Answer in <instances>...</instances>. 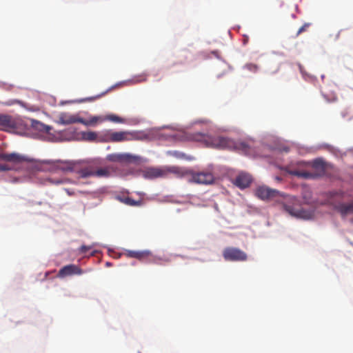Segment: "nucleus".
<instances>
[{
    "label": "nucleus",
    "mask_w": 353,
    "mask_h": 353,
    "mask_svg": "<svg viewBox=\"0 0 353 353\" xmlns=\"http://www.w3.org/2000/svg\"><path fill=\"white\" fill-rule=\"evenodd\" d=\"M193 139L197 141H203L208 147L234 150L245 154L250 152V146L246 142L236 141L225 137L210 136L196 132L194 134Z\"/></svg>",
    "instance_id": "obj_1"
},
{
    "label": "nucleus",
    "mask_w": 353,
    "mask_h": 353,
    "mask_svg": "<svg viewBox=\"0 0 353 353\" xmlns=\"http://www.w3.org/2000/svg\"><path fill=\"white\" fill-rule=\"evenodd\" d=\"M78 165L76 172L81 178L97 177L106 178L110 176V172L108 168H99L95 161H77Z\"/></svg>",
    "instance_id": "obj_2"
},
{
    "label": "nucleus",
    "mask_w": 353,
    "mask_h": 353,
    "mask_svg": "<svg viewBox=\"0 0 353 353\" xmlns=\"http://www.w3.org/2000/svg\"><path fill=\"white\" fill-rule=\"evenodd\" d=\"M223 256L225 261H245L248 259L247 254L237 248L228 247L223 251Z\"/></svg>",
    "instance_id": "obj_3"
},
{
    "label": "nucleus",
    "mask_w": 353,
    "mask_h": 353,
    "mask_svg": "<svg viewBox=\"0 0 353 353\" xmlns=\"http://www.w3.org/2000/svg\"><path fill=\"white\" fill-rule=\"evenodd\" d=\"M191 176L188 179L190 183L208 185L214 182L213 174L209 172H190Z\"/></svg>",
    "instance_id": "obj_4"
},
{
    "label": "nucleus",
    "mask_w": 353,
    "mask_h": 353,
    "mask_svg": "<svg viewBox=\"0 0 353 353\" xmlns=\"http://www.w3.org/2000/svg\"><path fill=\"white\" fill-rule=\"evenodd\" d=\"M46 163L52 164L54 170H61L63 172H75L78 165L77 161H57L51 162L50 161H45Z\"/></svg>",
    "instance_id": "obj_5"
},
{
    "label": "nucleus",
    "mask_w": 353,
    "mask_h": 353,
    "mask_svg": "<svg viewBox=\"0 0 353 353\" xmlns=\"http://www.w3.org/2000/svg\"><path fill=\"white\" fill-rule=\"evenodd\" d=\"M85 271L83 270L79 266L74 264H70L61 268L57 274L59 278H65L72 275H81Z\"/></svg>",
    "instance_id": "obj_6"
},
{
    "label": "nucleus",
    "mask_w": 353,
    "mask_h": 353,
    "mask_svg": "<svg viewBox=\"0 0 353 353\" xmlns=\"http://www.w3.org/2000/svg\"><path fill=\"white\" fill-rule=\"evenodd\" d=\"M255 194L262 200H268L277 197L280 194V192L276 190L270 188L267 186H260L256 188Z\"/></svg>",
    "instance_id": "obj_7"
},
{
    "label": "nucleus",
    "mask_w": 353,
    "mask_h": 353,
    "mask_svg": "<svg viewBox=\"0 0 353 353\" xmlns=\"http://www.w3.org/2000/svg\"><path fill=\"white\" fill-rule=\"evenodd\" d=\"M0 160L11 162L14 163H20L22 162H30L31 160L25 156H22L18 153H0Z\"/></svg>",
    "instance_id": "obj_8"
},
{
    "label": "nucleus",
    "mask_w": 353,
    "mask_h": 353,
    "mask_svg": "<svg viewBox=\"0 0 353 353\" xmlns=\"http://www.w3.org/2000/svg\"><path fill=\"white\" fill-rule=\"evenodd\" d=\"M83 122V118L79 117L78 115L71 114L68 112L61 113L57 120L58 124L69 125L76 123Z\"/></svg>",
    "instance_id": "obj_9"
},
{
    "label": "nucleus",
    "mask_w": 353,
    "mask_h": 353,
    "mask_svg": "<svg viewBox=\"0 0 353 353\" xmlns=\"http://www.w3.org/2000/svg\"><path fill=\"white\" fill-rule=\"evenodd\" d=\"M283 209L292 216L309 219L311 217V213L303 209H297L293 205L283 204Z\"/></svg>",
    "instance_id": "obj_10"
},
{
    "label": "nucleus",
    "mask_w": 353,
    "mask_h": 353,
    "mask_svg": "<svg viewBox=\"0 0 353 353\" xmlns=\"http://www.w3.org/2000/svg\"><path fill=\"white\" fill-rule=\"evenodd\" d=\"M168 172L165 168H148L143 171V176L146 179H156L159 177H165Z\"/></svg>",
    "instance_id": "obj_11"
},
{
    "label": "nucleus",
    "mask_w": 353,
    "mask_h": 353,
    "mask_svg": "<svg viewBox=\"0 0 353 353\" xmlns=\"http://www.w3.org/2000/svg\"><path fill=\"white\" fill-rule=\"evenodd\" d=\"M252 182V177L246 173H240L234 180V184L241 189L248 188Z\"/></svg>",
    "instance_id": "obj_12"
},
{
    "label": "nucleus",
    "mask_w": 353,
    "mask_h": 353,
    "mask_svg": "<svg viewBox=\"0 0 353 353\" xmlns=\"http://www.w3.org/2000/svg\"><path fill=\"white\" fill-rule=\"evenodd\" d=\"M16 128V123L11 116L0 114V130L8 131Z\"/></svg>",
    "instance_id": "obj_13"
},
{
    "label": "nucleus",
    "mask_w": 353,
    "mask_h": 353,
    "mask_svg": "<svg viewBox=\"0 0 353 353\" xmlns=\"http://www.w3.org/2000/svg\"><path fill=\"white\" fill-rule=\"evenodd\" d=\"M132 139V134L128 132H114L109 134V140L112 142H121L130 141Z\"/></svg>",
    "instance_id": "obj_14"
},
{
    "label": "nucleus",
    "mask_w": 353,
    "mask_h": 353,
    "mask_svg": "<svg viewBox=\"0 0 353 353\" xmlns=\"http://www.w3.org/2000/svg\"><path fill=\"white\" fill-rule=\"evenodd\" d=\"M125 254L128 257L134 258L139 261H144L145 259H148L152 255V253L149 250H127Z\"/></svg>",
    "instance_id": "obj_15"
},
{
    "label": "nucleus",
    "mask_w": 353,
    "mask_h": 353,
    "mask_svg": "<svg viewBox=\"0 0 353 353\" xmlns=\"http://www.w3.org/2000/svg\"><path fill=\"white\" fill-rule=\"evenodd\" d=\"M337 210L343 216L353 214V201L339 204Z\"/></svg>",
    "instance_id": "obj_16"
},
{
    "label": "nucleus",
    "mask_w": 353,
    "mask_h": 353,
    "mask_svg": "<svg viewBox=\"0 0 353 353\" xmlns=\"http://www.w3.org/2000/svg\"><path fill=\"white\" fill-rule=\"evenodd\" d=\"M103 121H105V119H103L102 117H99V116H94V117H91L89 120H85L83 119V122H81V123H82L86 126H89V125H94L96 123H97L98 122H102Z\"/></svg>",
    "instance_id": "obj_17"
},
{
    "label": "nucleus",
    "mask_w": 353,
    "mask_h": 353,
    "mask_svg": "<svg viewBox=\"0 0 353 353\" xmlns=\"http://www.w3.org/2000/svg\"><path fill=\"white\" fill-rule=\"evenodd\" d=\"M288 172L292 175L296 176L299 177L305 178V179L310 178L312 176V174L310 172H304V171H299L297 170H288Z\"/></svg>",
    "instance_id": "obj_18"
},
{
    "label": "nucleus",
    "mask_w": 353,
    "mask_h": 353,
    "mask_svg": "<svg viewBox=\"0 0 353 353\" xmlns=\"http://www.w3.org/2000/svg\"><path fill=\"white\" fill-rule=\"evenodd\" d=\"M312 167L321 172H325V165L324 161L321 159H315L312 163Z\"/></svg>",
    "instance_id": "obj_19"
},
{
    "label": "nucleus",
    "mask_w": 353,
    "mask_h": 353,
    "mask_svg": "<svg viewBox=\"0 0 353 353\" xmlns=\"http://www.w3.org/2000/svg\"><path fill=\"white\" fill-rule=\"evenodd\" d=\"M166 169L168 174V173H174L177 175H185L188 174V172L183 170L181 168L176 166L165 168Z\"/></svg>",
    "instance_id": "obj_20"
},
{
    "label": "nucleus",
    "mask_w": 353,
    "mask_h": 353,
    "mask_svg": "<svg viewBox=\"0 0 353 353\" xmlns=\"http://www.w3.org/2000/svg\"><path fill=\"white\" fill-rule=\"evenodd\" d=\"M104 119L108 120V121H110L114 122V123H124L125 122L124 119H123L116 114H113L107 115Z\"/></svg>",
    "instance_id": "obj_21"
},
{
    "label": "nucleus",
    "mask_w": 353,
    "mask_h": 353,
    "mask_svg": "<svg viewBox=\"0 0 353 353\" xmlns=\"http://www.w3.org/2000/svg\"><path fill=\"white\" fill-rule=\"evenodd\" d=\"M121 201L124 203L126 205H130V206H137L140 204V201H136L134 199L127 196L124 198H119Z\"/></svg>",
    "instance_id": "obj_22"
},
{
    "label": "nucleus",
    "mask_w": 353,
    "mask_h": 353,
    "mask_svg": "<svg viewBox=\"0 0 353 353\" xmlns=\"http://www.w3.org/2000/svg\"><path fill=\"white\" fill-rule=\"evenodd\" d=\"M83 139L86 141H94L97 137V134L94 132H85L82 133Z\"/></svg>",
    "instance_id": "obj_23"
},
{
    "label": "nucleus",
    "mask_w": 353,
    "mask_h": 353,
    "mask_svg": "<svg viewBox=\"0 0 353 353\" xmlns=\"http://www.w3.org/2000/svg\"><path fill=\"white\" fill-rule=\"evenodd\" d=\"M310 23H305V24H303L298 30L297 33H296V36L299 35L300 34L305 32L307 28L310 26Z\"/></svg>",
    "instance_id": "obj_24"
},
{
    "label": "nucleus",
    "mask_w": 353,
    "mask_h": 353,
    "mask_svg": "<svg viewBox=\"0 0 353 353\" xmlns=\"http://www.w3.org/2000/svg\"><path fill=\"white\" fill-rule=\"evenodd\" d=\"M245 68L252 72H256L259 69V66L254 63H248L245 65Z\"/></svg>",
    "instance_id": "obj_25"
},
{
    "label": "nucleus",
    "mask_w": 353,
    "mask_h": 353,
    "mask_svg": "<svg viewBox=\"0 0 353 353\" xmlns=\"http://www.w3.org/2000/svg\"><path fill=\"white\" fill-rule=\"evenodd\" d=\"M103 95V94H99V95H97L94 97L85 98V99H81L79 101L80 102L93 101L100 98Z\"/></svg>",
    "instance_id": "obj_26"
},
{
    "label": "nucleus",
    "mask_w": 353,
    "mask_h": 353,
    "mask_svg": "<svg viewBox=\"0 0 353 353\" xmlns=\"http://www.w3.org/2000/svg\"><path fill=\"white\" fill-rule=\"evenodd\" d=\"M12 168L7 164H0V172L11 170Z\"/></svg>",
    "instance_id": "obj_27"
},
{
    "label": "nucleus",
    "mask_w": 353,
    "mask_h": 353,
    "mask_svg": "<svg viewBox=\"0 0 353 353\" xmlns=\"http://www.w3.org/2000/svg\"><path fill=\"white\" fill-rule=\"evenodd\" d=\"M91 248V246L82 245L80 247L79 251L82 254H85L87 251L90 250Z\"/></svg>",
    "instance_id": "obj_28"
},
{
    "label": "nucleus",
    "mask_w": 353,
    "mask_h": 353,
    "mask_svg": "<svg viewBox=\"0 0 353 353\" xmlns=\"http://www.w3.org/2000/svg\"><path fill=\"white\" fill-rule=\"evenodd\" d=\"M248 42V37L244 36L243 43L244 45H245Z\"/></svg>",
    "instance_id": "obj_29"
},
{
    "label": "nucleus",
    "mask_w": 353,
    "mask_h": 353,
    "mask_svg": "<svg viewBox=\"0 0 353 353\" xmlns=\"http://www.w3.org/2000/svg\"><path fill=\"white\" fill-rule=\"evenodd\" d=\"M34 122L35 123V125H34V126L36 127V128H37V125L43 126V125L42 123H41L40 122H39V121H34Z\"/></svg>",
    "instance_id": "obj_30"
},
{
    "label": "nucleus",
    "mask_w": 353,
    "mask_h": 353,
    "mask_svg": "<svg viewBox=\"0 0 353 353\" xmlns=\"http://www.w3.org/2000/svg\"><path fill=\"white\" fill-rule=\"evenodd\" d=\"M322 94L325 96V97H327V96L325 94V92L324 90H321Z\"/></svg>",
    "instance_id": "obj_31"
},
{
    "label": "nucleus",
    "mask_w": 353,
    "mask_h": 353,
    "mask_svg": "<svg viewBox=\"0 0 353 353\" xmlns=\"http://www.w3.org/2000/svg\"><path fill=\"white\" fill-rule=\"evenodd\" d=\"M95 252H96V251H93V252L90 254V255H91V256H94V254H95Z\"/></svg>",
    "instance_id": "obj_32"
},
{
    "label": "nucleus",
    "mask_w": 353,
    "mask_h": 353,
    "mask_svg": "<svg viewBox=\"0 0 353 353\" xmlns=\"http://www.w3.org/2000/svg\"><path fill=\"white\" fill-rule=\"evenodd\" d=\"M145 81V79L138 80L137 81L141 82V81Z\"/></svg>",
    "instance_id": "obj_33"
},
{
    "label": "nucleus",
    "mask_w": 353,
    "mask_h": 353,
    "mask_svg": "<svg viewBox=\"0 0 353 353\" xmlns=\"http://www.w3.org/2000/svg\"><path fill=\"white\" fill-rule=\"evenodd\" d=\"M276 179L278 180V181L281 180V179L279 177H276Z\"/></svg>",
    "instance_id": "obj_34"
},
{
    "label": "nucleus",
    "mask_w": 353,
    "mask_h": 353,
    "mask_svg": "<svg viewBox=\"0 0 353 353\" xmlns=\"http://www.w3.org/2000/svg\"><path fill=\"white\" fill-rule=\"evenodd\" d=\"M331 98L332 99H334L335 98V95L331 96Z\"/></svg>",
    "instance_id": "obj_35"
}]
</instances>
